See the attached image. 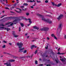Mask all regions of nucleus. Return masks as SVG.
<instances>
[{
	"label": "nucleus",
	"instance_id": "46",
	"mask_svg": "<svg viewBox=\"0 0 66 66\" xmlns=\"http://www.w3.org/2000/svg\"><path fill=\"white\" fill-rule=\"evenodd\" d=\"M9 45H12V43H9Z\"/></svg>",
	"mask_w": 66,
	"mask_h": 66
},
{
	"label": "nucleus",
	"instance_id": "41",
	"mask_svg": "<svg viewBox=\"0 0 66 66\" xmlns=\"http://www.w3.org/2000/svg\"><path fill=\"white\" fill-rule=\"evenodd\" d=\"M4 16H5V15H3L1 17V18H3V17H4Z\"/></svg>",
	"mask_w": 66,
	"mask_h": 66
},
{
	"label": "nucleus",
	"instance_id": "63",
	"mask_svg": "<svg viewBox=\"0 0 66 66\" xmlns=\"http://www.w3.org/2000/svg\"><path fill=\"white\" fill-rule=\"evenodd\" d=\"M4 11H3V13H4Z\"/></svg>",
	"mask_w": 66,
	"mask_h": 66
},
{
	"label": "nucleus",
	"instance_id": "62",
	"mask_svg": "<svg viewBox=\"0 0 66 66\" xmlns=\"http://www.w3.org/2000/svg\"><path fill=\"white\" fill-rule=\"evenodd\" d=\"M43 65L42 64H41L40 65V66H43Z\"/></svg>",
	"mask_w": 66,
	"mask_h": 66
},
{
	"label": "nucleus",
	"instance_id": "47",
	"mask_svg": "<svg viewBox=\"0 0 66 66\" xmlns=\"http://www.w3.org/2000/svg\"><path fill=\"white\" fill-rule=\"evenodd\" d=\"M31 23H30V24H28V26H30V25H31Z\"/></svg>",
	"mask_w": 66,
	"mask_h": 66
},
{
	"label": "nucleus",
	"instance_id": "28",
	"mask_svg": "<svg viewBox=\"0 0 66 66\" xmlns=\"http://www.w3.org/2000/svg\"><path fill=\"white\" fill-rule=\"evenodd\" d=\"M52 3L53 5H55V4H54V3L53 2H52Z\"/></svg>",
	"mask_w": 66,
	"mask_h": 66
},
{
	"label": "nucleus",
	"instance_id": "20",
	"mask_svg": "<svg viewBox=\"0 0 66 66\" xmlns=\"http://www.w3.org/2000/svg\"><path fill=\"white\" fill-rule=\"evenodd\" d=\"M20 24L21 26L22 27H23V26H24V25H23V23H20Z\"/></svg>",
	"mask_w": 66,
	"mask_h": 66
},
{
	"label": "nucleus",
	"instance_id": "9",
	"mask_svg": "<svg viewBox=\"0 0 66 66\" xmlns=\"http://www.w3.org/2000/svg\"><path fill=\"white\" fill-rule=\"evenodd\" d=\"M63 15H60L59 16V17L57 18V19L59 20H60V19H61L63 17Z\"/></svg>",
	"mask_w": 66,
	"mask_h": 66
},
{
	"label": "nucleus",
	"instance_id": "25",
	"mask_svg": "<svg viewBox=\"0 0 66 66\" xmlns=\"http://www.w3.org/2000/svg\"><path fill=\"white\" fill-rule=\"evenodd\" d=\"M26 52H27V50H25L23 52V53H26Z\"/></svg>",
	"mask_w": 66,
	"mask_h": 66
},
{
	"label": "nucleus",
	"instance_id": "32",
	"mask_svg": "<svg viewBox=\"0 0 66 66\" xmlns=\"http://www.w3.org/2000/svg\"><path fill=\"white\" fill-rule=\"evenodd\" d=\"M20 7L22 9H23V8H24V6H21Z\"/></svg>",
	"mask_w": 66,
	"mask_h": 66
},
{
	"label": "nucleus",
	"instance_id": "13",
	"mask_svg": "<svg viewBox=\"0 0 66 66\" xmlns=\"http://www.w3.org/2000/svg\"><path fill=\"white\" fill-rule=\"evenodd\" d=\"M5 30H6L7 31H9V30H10V28H5Z\"/></svg>",
	"mask_w": 66,
	"mask_h": 66
},
{
	"label": "nucleus",
	"instance_id": "23",
	"mask_svg": "<svg viewBox=\"0 0 66 66\" xmlns=\"http://www.w3.org/2000/svg\"><path fill=\"white\" fill-rule=\"evenodd\" d=\"M11 22H9L7 23L6 24V25H8V24H10V23H11Z\"/></svg>",
	"mask_w": 66,
	"mask_h": 66
},
{
	"label": "nucleus",
	"instance_id": "19",
	"mask_svg": "<svg viewBox=\"0 0 66 66\" xmlns=\"http://www.w3.org/2000/svg\"><path fill=\"white\" fill-rule=\"evenodd\" d=\"M35 46V45H32V46H31V49H33V48H34V46Z\"/></svg>",
	"mask_w": 66,
	"mask_h": 66
},
{
	"label": "nucleus",
	"instance_id": "1",
	"mask_svg": "<svg viewBox=\"0 0 66 66\" xmlns=\"http://www.w3.org/2000/svg\"><path fill=\"white\" fill-rule=\"evenodd\" d=\"M36 15L37 16H38L40 17L42 20L43 21H46L49 23H52V22L51 21H50V19L46 20L45 18H44V16L43 15H42L39 14L37 13Z\"/></svg>",
	"mask_w": 66,
	"mask_h": 66
},
{
	"label": "nucleus",
	"instance_id": "27",
	"mask_svg": "<svg viewBox=\"0 0 66 66\" xmlns=\"http://www.w3.org/2000/svg\"><path fill=\"white\" fill-rule=\"evenodd\" d=\"M54 37L55 39H56V40H57V38L56 37H55V36Z\"/></svg>",
	"mask_w": 66,
	"mask_h": 66
},
{
	"label": "nucleus",
	"instance_id": "61",
	"mask_svg": "<svg viewBox=\"0 0 66 66\" xmlns=\"http://www.w3.org/2000/svg\"><path fill=\"white\" fill-rule=\"evenodd\" d=\"M32 56H33V55H31V57H32Z\"/></svg>",
	"mask_w": 66,
	"mask_h": 66
},
{
	"label": "nucleus",
	"instance_id": "5",
	"mask_svg": "<svg viewBox=\"0 0 66 66\" xmlns=\"http://www.w3.org/2000/svg\"><path fill=\"white\" fill-rule=\"evenodd\" d=\"M17 19H15L14 21H13V23H12L11 24H10V26H12L13 24H16V23H17Z\"/></svg>",
	"mask_w": 66,
	"mask_h": 66
},
{
	"label": "nucleus",
	"instance_id": "36",
	"mask_svg": "<svg viewBox=\"0 0 66 66\" xmlns=\"http://www.w3.org/2000/svg\"><path fill=\"white\" fill-rule=\"evenodd\" d=\"M45 3H48V1L46 0L45 1Z\"/></svg>",
	"mask_w": 66,
	"mask_h": 66
},
{
	"label": "nucleus",
	"instance_id": "7",
	"mask_svg": "<svg viewBox=\"0 0 66 66\" xmlns=\"http://www.w3.org/2000/svg\"><path fill=\"white\" fill-rule=\"evenodd\" d=\"M62 23H60L59 25V27H58V29H57V30H61V26H62Z\"/></svg>",
	"mask_w": 66,
	"mask_h": 66
},
{
	"label": "nucleus",
	"instance_id": "8",
	"mask_svg": "<svg viewBox=\"0 0 66 66\" xmlns=\"http://www.w3.org/2000/svg\"><path fill=\"white\" fill-rule=\"evenodd\" d=\"M4 65H6L7 66H11V63L10 62L4 63Z\"/></svg>",
	"mask_w": 66,
	"mask_h": 66
},
{
	"label": "nucleus",
	"instance_id": "17",
	"mask_svg": "<svg viewBox=\"0 0 66 66\" xmlns=\"http://www.w3.org/2000/svg\"><path fill=\"white\" fill-rule=\"evenodd\" d=\"M13 18H15V19H19V18L18 17H13Z\"/></svg>",
	"mask_w": 66,
	"mask_h": 66
},
{
	"label": "nucleus",
	"instance_id": "14",
	"mask_svg": "<svg viewBox=\"0 0 66 66\" xmlns=\"http://www.w3.org/2000/svg\"><path fill=\"white\" fill-rule=\"evenodd\" d=\"M61 5H62V4L61 3L57 5V7H59V6H61Z\"/></svg>",
	"mask_w": 66,
	"mask_h": 66
},
{
	"label": "nucleus",
	"instance_id": "16",
	"mask_svg": "<svg viewBox=\"0 0 66 66\" xmlns=\"http://www.w3.org/2000/svg\"><path fill=\"white\" fill-rule=\"evenodd\" d=\"M23 5H25V6H27V5H28V4L26 3H24Z\"/></svg>",
	"mask_w": 66,
	"mask_h": 66
},
{
	"label": "nucleus",
	"instance_id": "60",
	"mask_svg": "<svg viewBox=\"0 0 66 66\" xmlns=\"http://www.w3.org/2000/svg\"><path fill=\"white\" fill-rule=\"evenodd\" d=\"M34 47L35 48H36V47H37L36 46H35Z\"/></svg>",
	"mask_w": 66,
	"mask_h": 66
},
{
	"label": "nucleus",
	"instance_id": "30",
	"mask_svg": "<svg viewBox=\"0 0 66 66\" xmlns=\"http://www.w3.org/2000/svg\"><path fill=\"white\" fill-rule=\"evenodd\" d=\"M2 47L3 48H4L5 47V45H3Z\"/></svg>",
	"mask_w": 66,
	"mask_h": 66
},
{
	"label": "nucleus",
	"instance_id": "15",
	"mask_svg": "<svg viewBox=\"0 0 66 66\" xmlns=\"http://www.w3.org/2000/svg\"><path fill=\"white\" fill-rule=\"evenodd\" d=\"M4 27H2L0 28V30H4Z\"/></svg>",
	"mask_w": 66,
	"mask_h": 66
},
{
	"label": "nucleus",
	"instance_id": "44",
	"mask_svg": "<svg viewBox=\"0 0 66 66\" xmlns=\"http://www.w3.org/2000/svg\"><path fill=\"white\" fill-rule=\"evenodd\" d=\"M5 9L9 10V8H7V7H6V8H5Z\"/></svg>",
	"mask_w": 66,
	"mask_h": 66
},
{
	"label": "nucleus",
	"instance_id": "52",
	"mask_svg": "<svg viewBox=\"0 0 66 66\" xmlns=\"http://www.w3.org/2000/svg\"><path fill=\"white\" fill-rule=\"evenodd\" d=\"M64 38L65 39H66V35H65V36H64Z\"/></svg>",
	"mask_w": 66,
	"mask_h": 66
},
{
	"label": "nucleus",
	"instance_id": "4",
	"mask_svg": "<svg viewBox=\"0 0 66 66\" xmlns=\"http://www.w3.org/2000/svg\"><path fill=\"white\" fill-rule=\"evenodd\" d=\"M48 30L49 28L45 27H44L43 28H41L40 29V30H41V31H48Z\"/></svg>",
	"mask_w": 66,
	"mask_h": 66
},
{
	"label": "nucleus",
	"instance_id": "18",
	"mask_svg": "<svg viewBox=\"0 0 66 66\" xmlns=\"http://www.w3.org/2000/svg\"><path fill=\"white\" fill-rule=\"evenodd\" d=\"M51 36L52 37H55V35H54V34H52L51 35Z\"/></svg>",
	"mask_w": 66,
	"mask_h": 66
},
{
	"label": "nucleus",
	"instance_id": "29",
	"mask_svg": "<svg viewBox=\"0 0 66 66\" xmlns=\"http://www.w3.org/2000/svg\"><path fill=\"white\" fill-rule=\"evenodd\" d=\"M48 45H47V46L45 47V48L46 49H48Z\"/></svg>",
	"mask_w": 66,
	"mask_h": 66
},
{
	"label": "nucleus",
	"instance_id": "35",
	"mask_svg": "<svg viewBox=\"0 0 66 66\" xmlns=\"http://www.w3.org/2000/svg\"><path fill=\"white\" fill-rule=\"evenodd\" d=\"M7 20V18L6 19H5L3 21H6Z\"/></svg>",
	"mask_w": 66,
	"mask_h": 66
},
{
	"label": "nucleus",
	"instance_id": "40",
	"mask_svg": "<svg viewBox=\"0 0 66 66\" xmlns=\"http://www.w3.org/2000/svg\"><path fill=\"white\" fill-rule=\"evenodd\" d=\"M16 9H18L19 10H20V11H21V9H20L19 8H16Z\"/></svg>",
	"mask_w": 66,
	"mask_h": 66
},
{
	"label": "nucleus",
	"instance_id": "64",
	"mask_svg": "<svg viewBox=\"0 0 66 66\" xmlns=\"http://www.w3.org/2000/svg\"><path fill=\"white\" fill-rule=\"evenodd\" d=\"M33 1L34 2H35V1H34V0H33Z\"/></svg>",
	"mask_w": 66,
	"mask_h": 66
},
{
	"label": "nucleus",
	"instance_id": "54",
	"mask_svg": "<svg viewBox=\"0 0 66 66\" xmlns=\"http://www.w3.org/2000/svg\"><path fill=\"white\" fill-rule=\"evenodd\" d=\"M35 40H32V41H31V42H34L35 41Z\"/></svg>",
	"mask_w": 66,
	"mask_h": 66
},
{
	"label": "nucleus",
	"instance_id": "37",
	"mask_svg": "<svg viewBox=\"0 0 66 66\" xmlns=\"http://www.w3.org/2000/svg\"><path fill=\"white\" fill-rule=\"evenodd\" d=\"M10 12L11 13H12V14H14V13H14V12H13L11 11H10Z\"/></svg>",
	"mask_w": 66,
	"mask_h": 66
},
{
	"label": "nucleus",
	"instance_id": "6",
	"mask_svg": "<svg viewBox=\"0 0 66 66\" xmlns=\"http://www.w3.org/2000/svg\"><path fill=\"white\" fill-rule=\"evenodd\" d=\"M60 58L61 59H60V61H61L62 62H64V61H65V59L63 58L64 57H63V56H60Z\"/></svg>",
	"mask_w": 66,
	"mask_h": 66
},
{
	"label": "nucleus",
	"instance_id": "49",
	"mask_svg": "<svg viewBox=\"0 0 66 66\" xmlns=\"http://www.w3.org/2000/svg\"><path fill=\"white\" fill-rule=\"evenodd\" d=\"M27 57H30V56H27Z\"/></svg>",
	"mask_w": 66,
	"mask_h": 66
},
{
	"label": "nucleus",
	"instance_id": "39",
	"mask_svg": "<svg viewBox=\"0 0 66 66\" xmlns=\"http://www.w3.org/2000/svg\"><path fill=\"white\" fill-rule=\"evenodd\" d=\"M14 7H11V10H12V9H14Z\"/></svg>",
	"mask_w": 66,
	"mask_h": 66
},
{
	"label": "nucleus",
	"instance_id": "43",
	"mask_svg": "<svg viewBox=\"0 0 66 66\" xmlns=\"http://www.w3.org/2000/svg\"><path fill=\"white\" fill-rule=\"evenodd\" d=\"M50 39L49 38V37H47V40H49Z\"/></svg>",
	"mask_w": 66,
	"mask_h": 66
},
{
	"label": "nucleus",
	"instance_id": "51",
	"mask_svg": "<svg viewBox=\"0 0 66 66\" xmlns=\"http://www.w3.org/2000/svg\"><path fill=\"white\" fill-rule=\"evenodd\" d=\"M27 35H28V33H26L25 34V36H27Z\"/></svg>",
	"mask_w": 66,
	"mask_h": 66
},
{
	"label": "nucleus",
	"instance_id": "45",
	"mask_svg": "<svg viewBox=\"0 0 66 66\" xmlns=\"http://www.w3.org/2000/svg\"><path fill=\"white\" fill-rule=\"evenodd\" d=\"M3 42L4 43H6V42L5 41H3Z\"/></svg>",
	"mask_w": 66,
	"mask_h": 66
},
{
	"label": "nucleus",
	"instance_id": "38",
	"mask_svg": "<svg viewBox=\"0 0 66 66\" xmlns=\"http://www.w3.org/2000/svg\"><path fill=\"white\" fill-rule=\"evenodd\" d=\"M29 15V13H26V15H27V16H28Z\"/></svg>",
	"mask_w": 66,
	"mask_h": 66
},
{
	"label": "nucleus",
	"instance_id": "58",
	"mask_svg": "<svg viewBox=\"0 0 66 66\" xmlns=\"http://www.w3.org/2000/svg\"><path fill=\"white\" fill-rule=\"evenodd\" d=\"M39 60L40 61H41L42 59H39Z\"/></svg>",
	"mask_w": 66,
	"mask_h": 66
},
{
	"label": "nucleus",
	"instance_id": "59",
	"mask_svg": "<svg viewBox=\"0 0 66 66\" xmlns=\"http://www.w3.org/2000/svg\"><path fill=\"white\" fill-rule=\"evenodd\" d=\"M29 36H28L27 37V38H29Z\"/></svg>",
	"mask_w": 66,
	"mask_h": 66
},
{
	"label": "nucleus",
	"instance_id": "26",
	"mask_svg": "<svg viewBox=\"0 0 66 66\" xmlns=\"http://www.w3.org/2000/svg\"><path fill=\"white\" fill-rule=\"evenodd\" d=\"M37 51L36 50L35 52V54H36V53H37Z\"/></svg>",
	"mask_w": 66,
	"mask_h": 66
},
{
	"label": "nucleus",
	"instance_id": "2",
	"mask_svg": "<svg viewBox=\"0 0 66 66\" xmlns=\"http://www.w3.org/2000/svg\"><path fill=\"white\" fill-rule=\"evenodd\" d=\"M17 45L19 46V48H20L19 52H23V50H24V47H23L22 48H22V46H23V44L21 43H17Z\"/></svg>",
	"mask_w": 66,
	"mask_h": 66
},
{
	"label": "nucleus",
	"instance_id": "33",
	"mask_svg": "<svg viewBox=\"0 0 66 66\" xmlns=\"http://www.w3.org/2000/svg\"><path fill=\"white\" fill-rule=\"evenodd\" d=\"M21 30L20 27H19V31H20Z\"/></svg>",
	"mask_w": 66,
	"mask_h": 66
},
{
	"label": "nucleus",
	"instance_id": "21",
	"mask_svg": "<svg viewBox=\"0 0 66 66\" xmlns=\"http://www.w3.org/2000/svg\"><path fill=\"white\" fill-rule=\"evenodd\" d=\"M57 54H63V53H62L61 54L59 52H58Z\"/></svg>",
	"mask_w": 66,
	"mask_h": 66
},
{
	"label": "nucleus",
	"instance_id": "31",
	"mask_svg": "<svg viewBox=\"0 0 66 66\" xmlns=\"http://www.w3.org/2000/svg\"><path fill=\"white\" fill-rule=\"evenodd\" d=\"M4 54H10L9 53H6L5 52H4Z\"/></svg>",
	"mask_w": 66,
	"mask_h": 66
},
{
	"label": "nucleus",
	"instance_id": "34",
	"mask_svg": "<svg viewBox=\"0 0 66 66\" xmlns=\"http://www.w3.org/2000/svg\"><path fill=\"white\" fill-rule=\"evenodd\" d=\"M34 6V5L31 6V8L32 9H33L34 8V7H33V6Z\"/></svg>",
	"mask_w": 66,
	"mask_h": 66
},
{
	"label": "nucleus",
	"instance_id": "3",
	"mask_svg": "<svg viewBox=\"0 0 66 66\" xmlns=\"http://www.w3.org/2000/svg\"><path fill=\"white\" fill-rule=\"evenodd\" d=\"M20 18H21V19H24L26 20H29V23H32V22L31 21V19H27L25 17H24L23 16H20Z\"/></svg>",
	"mask_w": 66,
	"mask_h": 66
},
{
	"label": "nucleus",
	"instance_id": "57",
	"mask_svg": "<svg viewBox=\"0 0 66 66\" xmlns=\"http://www.w3.org/2000/svg\"><path fill=\"white\" fill-rule=\"evenodd\" d=\"M60 49V48H59V49H58V51H59Z\"/></svg>",
	"mask_w": 66,
	"mask_h": 66
},
{
	"label": "nucleus",
	"instance_id": "53",
	"mask_svg": "<svg viewBox=\"0 0 66 66\" xmlns=\"http://www.w3.org/2000/svg\"><path fill=\"white\" fill-rule=\"evenodd\" d=\"M55 61L56 62V63H58V61H56V60H55Z\"/></svg>",
	"mask_w": 66,
	"mask_h": 66
},
{
	"label": "nucleus",
	"instance_id": "24",
	"mask_svg": "<svg viewBox=\"0 0 66 66\" xmlns=\"http://www.w3.org/2000/svg\"><path fill=\"white\" fill-rule=\"evenodd\" d=\"M0 26H2V27H4V24H2L1 25H0Z\"/></svg>",
	"mask_w": 66,
	"mask_h": 66
},
{
	"label": "nucleus",
	"instance_id": "12",
	"mask_svg": "<svg viewBox=\"0 0 66 66\" xmlns=\"http://www.w3.org/2000/svg\"><path fill=\"white\" fill-rule=\"evenodd\" d=\"M13 35L14 37H18V35H16L15 34H13Z\"/></svg>",
	"mask_w": 66,
	"mask_h": 66
},
{
	"label": "nucleus",
	"instance_id": "42",
	"mask_svg": "<svg viewBox=\"0 0 66 66\" xmlns=\"http://www.w3.org/2000/svg\"><path fill=\"white\" fill-rule=\"evenodd\" d=\"M37 1V3L40 2V1Z\"/></svg>",
	"mask_w": 66,
	"mask_h": 66
},
{
	"label": "nucleus",
	"instance_id": "11",
	"mask_svg": "<svg viewBox=\"0 0 66 66\" xmlns=\"http://www.w3.org/2000/svg\"><path fill=\"white\" fill-rule=\"evenodd\" d=\"M34 29H37V30H38L39 29V28L37 27L36 26H35L33 27Z\"/></svg>",
	"mask_w": 66,
	"mask_h": 66
},
{
	"label": "nucleus",
	"instance_id": "22",
	"mask_svg": "<svg viewBox=\"0 0 66 66\" xmlns=\"http://www.w3.org/2000/svg\"><path fill=\"white\" fill-rule=\"evenodd\" d=\"M37 64H38V63H37V60H36L35 61V64L36 65H37Z\"/></svg>",
	"mask_w": 66,
	"mask_h": 66
},
{
	"label": "nucleus",
	"instance_id": "50",
	"mask_svg": "<svg viewBox=\"0 0 66 66\" xmlns=\"http://www.w3.org/2000/svg\"><path fill=\"white\" fill-rule=\"evenodd\" d=\"M46 66H50V64H47V65H46Z\"/></svg>",
	"mask_w": 66,
	"mask_h": 66
},
{
	"label": "nucleus",
	"instance_id": "48",
	"mask_svg": "<svg viewBox=\"0 0 66 66\" xmlns=\"http://www.w3.org/2000/svg\"><path fill=\"white\" fill-rule=\"evenodd\" d=\"M29 2H33V1L32 0H31L29 1Z\"/></svg>",
	"mask_w": 66,
	"mask_h": 66
},
{
	"label": "nucleus",
	"instance_id": "55",
	"mask_svg": "<svg viewBox=\"0 0 66 66\" xmlns=\"http://www.w3.org/2000/svg\"><path fill=\"white\" fill-rule=\"evenodd\" d=\"M55 6H57V5H56V4H55Z\"/></svg>",
	"mask_w": 66,
	"mask_h": 66
},
{
	"label": "nucleus",
	"instance_id": "56",
	"mask_svg": "<svg viewBox=\"0 0 66 66\" xmlns=\"http://www.w3.org/2000/svg\"><path fill=\"white\" fill-rule=\"evenodd\" d=\"M16 11V12H18V13H20V12H19V11Z\"/></svg>",
	"mask_w": 66,
	"mask_h": 66
},
{
	"label": "nucleus",
	"instance_id": "10",
	"mask_svg": "<svg viewBox=\"0 0 66 66\" xmlns=\"http://www.w3.org/2000/svg\"><path fill=\"white\" fill-rule=\"evenodd\" d=\"M15 60H9V62H15Z\"/></svg>",
	"mask_w": 66,
	"mask_h": 66
}]
</instances>
